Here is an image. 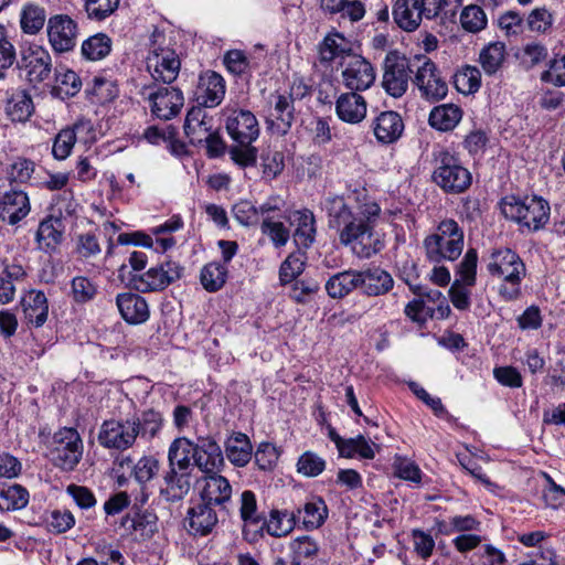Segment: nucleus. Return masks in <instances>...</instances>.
Listing matches in <instances>:
<instances>
[{
	"instance_id": "obj_39",
	"label": "nucleus",
	"mask_w": 565,
	"mask_h": 565,
	"mask_svg": "<svg viewBox=\"0 0 565 565\" xmlns=\"http://www.w3.org/2000/svg\"><path fill=\"white\" fill-rule=\"evenodd\" d=\"M252 450V444L243 433L233 434L225 445L226 457L236 467H244L249 462Z\"/></svg>"
},
{
	"instance_id": "obj_26",
	"label": "nucleus",
	"mask_w": 565,
	"mask_h": 565,
	"mask_svg": "<svg viewBox=\"0 0 565 565\" xmlns=\"http://www.w3.org/2000/svg\"><path fill=\"white\" fill-rule=\"evenodd\" d=\"M394 286L391 274L380 267L359 270V288L366 296L377 297L387 294Z\"/></svg>"
},
{
	"instance_id": "obj_47",
	"label": "nucleus",
	"mask_w": 565,
	"mask_h": 565,
	"mask_svg": "<svg viewBox=\"0 0 565 565\" xmlns=\"http://www.w3.org/2000/svg\"><path fill=\"white\" fill-rule=\"evenodd\" d=\"M227 267L225 264L212 262L206 264L200 273V280L203 288L209 292L220 290L227 279Z\"/></svg>"
},
{
	"instance_id": "obj_3",
	"label": "nucleus",
	"mask_w": 565,
	"mask_h": 565,
	"mask_svg": "<svg viewBox=\"0 0 565 565\" xmlns=\"http://www.w3.org/2000/svg\"><path fill=\"white\" fill-rule=\"evenodd\" d=\"M487 269L491 276L502 279L499 295L508 301L521 296V281L525 277L526 268L520 256L510 248L493 249L487 262Z\"/></svg>"
},
{
	"instance_id": "obj_37",
	"label": "nucleus",
	"mask_w": 565,
	"mask_h": 565,
	"mask_svg": "<svg viewBox=\"0 0 565 565\" xmlns=\"http://www.w3.org/2000/svg\"><path fill=\"white\" fill-rule=\"evenodd\" d=\"M46 22V10L39 3L26 2L20 11V28L28 35L38 34Z\"/></svg>"
},
{
	"instance_id": "obj_62",
	"label": "nucleus",
	"mask_w": 565,
	"mask_h": 565,
	"mask_svg": "<svg viewBox=\"0 0 565 565\" xmlns=\"http://www.w3.org/2000/svg\"><path fill=\"white\" fill-rule=\"evenodd\" d=\"M45 522L51 533L62 534L75 525V518L71 511L53 510L46 516Z\"/></svg>"
},
{
	"instance_id": "obj_14",
	"label": "nucleus",
	"mask_w": 565,
	"mask_h": 565,
	"mask_svg": "<svg viewBox=\"0 0 565 565\" xmlns=\"http://www.w3.org/2000/svg\"><path fill=\"white\" fill-rule=\"evenodd\" d=\"M46 32L49 43L57 53L72 51L76 45L78 26L67 14H55L49 18Z\"/></svg>"
},
{
	"instance_id": "obj_19",
	"label": "nucleus",
	"mask_w": 565,
	"mask_h": 565,
	"mask_svg": "<svg viewBox=\"0 0 565 565\" xmlns=\"http://www.w3.org/2000/svg\"><path fill=\"white\" fill-rule=\"evenodd\" d=\"M192 487V472L169 468L162 475L159 493L167 502L184 499Z\"/></svg>"
},
{
	"instance_id": "obj_28",
	"label": "nucleus",
	"mask_w": 565,
	"mask_h": 565,
	"mask_svg": "<svg viewBox=\"0 0 565 565\" xmlns=\"http://www.w3.org/2000/svg\"><path fill=\"white\" fill-rule=\"evenodd\" d=\"M116 305L122 319L130 324H140L149 319V307L145 298L137 294L125 292L116 297Z\"/></svg>"
},
{
	"instance_id": "obj_8",
	"label": "nucleus",
	"mask_w": 565,
	"mask_h": 565,
	"mask_svg": "<svg viewBox=\"0 0 565 565\" xmlns=\"http://www.w3.org/2000/svg\"><path fill=\"white\" fill-rule=\"evenodd\" d=\"M416 68L413 84L423 99L436 103L448 94V84L437 65L426 55H415Z\"/></svg>"
},
{
	"instance_id": "obj_64",
	"label": "nucleus",
	"mask_w": 565,
	"mask_h": 565,
	"mask_svg": "<svg viewBox=\"0 0 565 565\" xmlns=\"http://www.w3.org/2000/svg\"><path fill=\"white\" fill-rule=\"evenodd\" d=\"M326 469V461L312 451L303 452L297 462V471L305 477H317Z\"/></svg>"
},
{
	"instance_id": "obj_5",
	"label": "nucleus",
	"mask_w": 565,
	"mask_h": 565,
	"mask_svg": "<svg viewBox=\"0 0 565 565\" xmlns=\"http://www.w3.org/2000/svg\"><path fill=\"white\" fill-rule=\"evenodd\" d=\"M423 245L430 262H454L463 250V230L452 218L443 220L436 231L424 239Z\"/></svg>"
},
{
	"instance_id": "obj_38",
	"label": "nucleus",
	"mask_w": 565,
	"mask_h": 565,
	"mask_svg": "<svg viewBox=\"0 0 565 565\" xmlns=\"http://www.w3.org/2000/svg\"><path fill=\"white\" fill-rule=\"evenodd\" d=\"M34 111L31 96L25 90L11 94L6 104V114L14 122H25Z\"/></svg>"
},
{
	"instance_id": "obj_9",
	"label": "nucleus",
	"mask_w": 565,
	"mask_h": 565,
	"mask_svg": "<svg viewBox=\"0 0 565 565\" xmlns=\"http://www.w3.org/2000/svg\"><path fill=\"white\" fill-rule=\"evenodd\" d=\"M415 57L409 61L396 51L387 53L383 63L382 79L385 92L395 98L403 96L408 88L411 74H415Z\"/></svg>"
},
{
	"instance_id": "obj_16",
	"label": "nucleus",
	"mask_w": 565,
	"mask_h": 565,
	"mask_svg": "<svg viewBox=\"0 0 565 565\" xmlns=\"http://www.w3.org/2000/svg\"><path fill=\"white\" fill-rule=\"evenodd\" d=\"M4 188V180L0 178V217L14 225L29 214V198L21 190L6 191Z\"/></svg>"
},
{
	"instance_id": "obj_12",
	"label": "nucleus",
	"mask_w": 565,
	"mask_h": 565,
	"mask_svg": "<svg viewBox=\"0 0 565 565\" xmlns=\"http://www.w3.org/2000/svg\"><path fill=\"white\" fill-rule=\"evenodd\" d=\"M342 82L351 92L365 90L375 81V71L371 63L361 55L347 54L341 63Z\"/></svg>"
},
{
	"instance_id": "obj_25",
	"label": "nucleus",
	"mask_w": 565,
	"mask_h": 565,
	"mask_svg": "<svg viewBox=\"0 0 565 565\" xmlns=\"http://www.w3.org/2000/svg\"><path fill=\"white\" fill-rule=\"evenodd\" d=\"M184 134L193 146L203 145L213 130V117L201 106L192 107L185 117Z\"/></svg>"
},
{
	"instance_id": "obj_21",
	"label": "nucleus",
	"mask_w": 565,
	"mask_h": 565,
	"mask_svg": "<svg viewBox=\"0 0 565 565\" xmlns=\"http://www.w3.org/2000/svg\"><path fill=\"white\" fill-rule=\"evenodd\" d=\"M218 523V516L213 505L201 500L189 508L185 518V527L193 535L205 536L214 530Z\"/></svg>"
},
{
	"instance_id": "obj_20",
	"label": "nucleus",
	"mask_w": 565,
	"mask_h": 565,
	"mask_svg": "<svg viewBox=\"0 0 565 565\" xmlns=\"http://www.w3.org/2000/svg\"><path fill=\"white\" fill-rule=\"evenodd\" d=\"M21 62L22 67L28 71V78L31 83H42L51 75V54L41 45H31L23 52Z\"/></svg>"
},
{
	"instance_id": "obj_45",
	"label": "nucleus",
	"mask_w": 565,
	"mask_h": 565,
	"mask_svg": "<svg viewBox=\"0 0 565 565\" xmlns=\"http://www.w3.org/2000/svg\"><path fill=\"white\" fill-rule=\"evenodd\" d=\"M111 39L105 33H96L82 43V55L88 61H100L109 55Z\"/></svg>"
},
{
	"instance_id": "obj_46",
	"label": "nucleus",
	"mask_w": 565,
	"mask_h": 565,
	"mask_svg": "<svg viewBox=\"0 0 565 565\" xmlns=\"http://www.w3.org/2000/svg\"><path fill=\"white\" fill-rule=\"evenodd\" d=\"M296 521L295 512L273 510L269 514V519L265 522V527L269 535L281 537L294 530Z\"/></svg>"
},
{
	"instance_id": "obj_1",
	"label": "nucleus",
	"mask_w": 565,
	"mask_h": 565,
	"mask_svg": "<svg viewBox=\"0 0 565 565\" xmlns=\"http://www.w3.org/2000/svg\"><path fill=\"white\" fill-rule=\"evenodd\" d=\"M323 209L328 225L339 233V241L361 259H367L381 252L383 243L374 226L381 207L374 201L356 206L350 205L343 196L331 195L324 199Z\"/></svg>"
},
{
	"instance_id": "obj_44",
	"label": "nucleus",
	"mask_w": 565,
	"mask_h": 565,
	"mask_svg": "<svg viewBox=\"0 0 565 565\" xmlns=\"http://www.w3.org/2000/svg\"><path fill=\"white\" fill-rule=\"evenodd\" d=\"M30 500L29 491L21 484L14 483L0 487V510L17 511L24 509Z\"/></svg>"
},
{
	"instance_id": "obj_10",
	"label": "nucleus",
	"mask_w": 565,
	"mask_h": 565,
	"mask_svg": "<svg viewBox=\"0 0 565 565\" xmlns=\"http://www.w3.org/2000/svg\"><path fill=\"white\" fill-rule=\"evenodd\" d=\"M83 441L75 428L64 427L53 436L51 456L53 463L64 471H72L83 456Z\"/></svg>"
},
{
	"instance_id": "obj_24",
	"label": "nucleus",
	"mask_w": 565,
	"mask_h": 565,
	"mask_svg": "<svg viewBox=\"0 0 565 565\" xmlns=\"http://www.w3.org/2000/svg\"><path fill=\"white\" fill-rule=\"evenodd\" d=\"M367 103L356 92L342 93L335 100V114L347 124L356 125L366 117Z\"/></svg>"
},
{
	"instance_id": "obj_55",
	"label": "nucleus",
	"mask_w": 565,
	"mask_h": 565,
	"mask_svg": "<svg viewBox=\"0 0 565 565\" xmlns=\"http://www.w3.org/2000/svg\"><path fill=\"white\" fill-rule=\"evenodd\" d=\"M487 15L483 9L476 4L467 6L460 14L461 26L471 33H477L487 26Z\"/></svg>"
},
{
	"instance_id": "obj_56",
	"label": "nucleus",
	"mask_w": 565,
	"mask_h": 565,
	"mask_svg": "<svg viewBox=\"0 0 565 565\" xmlns=\"http://www.w3.org/2000/svg\"><path fill=\"white\" fill-rule=\"evenodd\" d=\"M455 85L463 94H471L481 85L480 71L476 66H465L455 75Z\"/></svg>"
},
{
	"instance_id": "obj_35",
	"label": "nucleus",
	"mask_w": 565,
	"mask_h": 565,
	"mask_svg": "<svg viewBox=\"0 0 565 565\" xmlns=\"http://www.w3.org/2000/svg\"><path fill=\"white\" fill-rule=\"evenodd\" d=\"M321 9L329 14H341V18L358 22L365 15V6L360 0H320Z\"/></svg>"
},
{
	"instance_id": "obj_53",
	"label": "nucleus",
	"mask_w": 565,
	"mask_h": 565,
	"mask_svg": "<svg viewBox=\"0 0 565 565\" xmlns=\"http://www.w3.org/2000/svg\"><path fill=\"white\" fill-rule=\"evenodd\" d=\"M307 257L302 253L290 254L280 265L279 280L281 285L295 281L305 270Z\"/></svg>"
},
{
	"instance_id": "obj_18",
	"label": "nucleus",
	"mask_w": 565,
	"mask_h": 565,
	"mask_svg": "<svg viewBox=\"0 0 565 565\" xmlns=\"http://www.w3.org/2000/svg\"><path fill=\"white\" fill-rule=\"evenodd\" d=\"M152 114L163 120L175 117L184 105L182 92L175 87H159L149 95Z\"/></svg>"
},
{
	"instance_id": "obj_34",
	"label": "nucleus",
	"mask_w": 565,
	"mask_h": 565,
	"mask_svg": "<svg viewBox=\"0 0 565 565\" xmlns=\"http://www.w3.org/2000/svg\"><path fill=\"white\" fill-rule=\"evenodd\" d=\"M462 110L455 104H443L431 109L429 125L439 131L452 130L461 120Z\"/></svg>"
},
{
	"instance_id": "obj_58",
	"label": "nucleus",
	"mask_w": 565,
	"mask_h": 565,
	"mask_svg": "<svg viewBox=\"0 0 565 565\" xmlns=\"http://www.w3.org/2000/svg\"><path fill=\"white\" fill-rule=\"evenodd\" d=\"M349 51L350 49L348 47V43L344 36L335 33L326 36L320 49V55L322 61L331 62L338 56H343L344 58V54H347Z\"/></svg>"
},
{
	"instance_id": "obj_51",
	"label": "nucleus",
	"mask_w": 565,
	"mask_h": 565,
	"mask_svg": "<svg viewBox=\"0 0 565 565\" xmlns=\"http://www.w3.org/2000/svg\"><path fill=\"white\" fill-rule=\"evenodd\" d=\"M374 446L376 445L370 444L364 436L359 435L355 438L345 439L342 446H340L339 454L345 458L359 455L364 459H373L375 457Z\"/></svg>"
},
{
	"instance_id": "obj_30",
	"label": "nucleus",
	"mask_w": 565,
	"mask_h": 565,
	"mask_svg": "<svg viewBox=\"0 0 565 565\" xmlns=\"http://www.w3.org/2000/svg\"><path fill=\"white\" fill-rule=\"evenodd\" d=\"M425 18L419 0H396L393 7L395 23L406 32L415 31Z\"/></svg>"
},
{
	"instance_id": "obj_17",
	"label": "nucleus",
	"mask_w": 565,
	"mask_h": 565,
	"mask_svg": "<svg viewBox=\"0 0 565 565\" xmlns=\"http://www.w3.org/2000/svg\"><path fill=\"white\" fill-rule=\"evenodd\" d=\"M193 462L204 476L220 472L224 466L221 447L211 437H200L194 444Z\"/></svg>"
},
{
	"instance_id": "obj_59",
	"label": "nucleus",
	"mask_w": 565,
	"mask_h": 565,
	"mask_svg": "<svg viewBox=\"0 0 565 565\" xmlns=\"http://www.w3.org/2000/svg\"><path fill=\"white\" fill-rule=\"evenodd\" d=\"M262 233L267 235L276 247L285 246L289 239V230L273 216H265L262 221Z\"/></svg>"
},
{
	"instance_id": "obj_29",
	"label": "nucleus",
	"mask_w": 565,
	"mask_h": 565,
	"mask_svg": "<svg viewBox=\"0 0 565 565\" xmlns=\"http://www.w3.org/2000/svg\"><path fill=\"white\" fill-rule=\"evenodd\" d=\"M24 320L35 328L42 327L49 316L47 298L43 291L31 290L21 301Z\"/></svg>"
},
{
	"instance_id": "obj_22",
	"label": "nucleus",
	"mask_w": 565,
	"mask_h": 565,
	"mask_svg": "<svg viewBox=\"0 0 565 565\" xmlns=\"http://www.w3.org/2000/svg\"><path fill=\"white\" fill-rule=\"evenodd\" d=\"M198 102L203 108L216 107L225 96V81L214 71L200 75L198 84Z\"/></svg>"
},
{
	"instance_id": "obj_23",
	"label": "nucleus",
	"mask_w": 565,
	"mask_h": 565,
	"mask_svg": "<svg viewBox=\"0 0 565 565\" xmlns=\"http://www.w3.org/2000/svg\"><path fill=\"white\" fill-rule=\"evenodd\" d=\"M371 127L380 143L390 145L397 141L403 135L404 121L398 113L385 110L373 119Z\"/></svg>"
},
{
	"instance_id": "obj_11",
	"label": "nucleus",
	"mask_w": 565,
	"mask_h": 565,
	"mask_svg": "<svg viewBox=\"0 0 565 565\" xmlns=\"http://www.w3.org/2000/svg\"><path fill=\"white\" fill-rule=\"evenodd\" d=\"M137 426L131 419H108L99 429L97 439L100 446L107 449L127 450L137 440Z\"/></svg>"
},
{
	"instance_id": "obj_33",
	"label": "nucleus",
	"mask_w": 565,
	"mask_h": 565,
	"mask_svg": "<svg viewBox=\"0 0 565 565\" xmlns=\"http://www.w3.org/2000/svg\"><path fill=\"white\" fill-rule=\"evenodd\" d=\"M328 296L342 299L359 288V270H343L332 275L324 285Z\"/></svg>"
},
{
	"instance_id": "obj_50",
	"label": "nucleus",
	"mask_w": 565,
	"mask_h": 565,
	"mask_svg": "<svg viewBox=\"0 0 565 565\" xmlns=\"http://www.w3.org/2000/svg\"><path fill=\"white\" fill-rule=\"evenodd\" d=\"M131 422L137 426V437L140 435L142 438L151 439L160 431L163 418L159 412L149 409L143 412L141 417L131 418Z\"/></svg>"
},
{
	"instance_id": "obj_41",
	"label": "nucleus",
	"mask_w": 565,
	"mask_h": 565,
	"mask_svg": "<svg viewBox=\"0 0 565 565\" xmlns=\"http://www.w3.org/2000/svg\"><path fill=\"white\" fill-rule=\"evenodd\" d=\"M86 127H90L89 121L79 120L73 127L62 129L53 142L52 153L54 158L57 160L66 159L76 142V131Z\"/></svg>"
},
{
	"instance_id": "obj_48",
	"label": "nucleus",
	"mask_w": 565,
	"mask_h": 565,
	"mask_svg": "<svg viewBox=\"0 0 565 565\" xmlns=\"http://www.w3.org/2000/svg\"><path fill=\"white\" fill-rule=\"evenodd\" d=\"M548 56L547 47L540 42H529L516 53V58L525 70H532L546 61Z\"/></svg>"
},
{
	"instance_id": "obj_42",
	"label": "nucleus",
	"mask_w": 565,
	"mask_h": 565,
	"mask_svg": "<svg viewBox=\"0 0 565 565\" xmlns=\"http://www.w3.org/2000/svg\"><path fill=\"white\" fill-rule=\"evenodd\" d=\"M297 227L294 239L298 247L308 248L315 241V216L309 210L297 211L294 214Z\"/></svg>"
},
{
	"instance_id": "obj_7",
	"label": "nucleus",
	"mask_w": 565,
	"mask_h": 565,
	"mask_svg": "<svg viewBox=\"0 0 565 565\" xmlns=\"http://www.w3.org/2000/svg\"><path fill=\"white\" fill-rule=\"evenodd\" d=\"M434 182L446 193L459 194L465 192L472 181L471 173L452 153L444 148L434 151Z\"/></svg>"
},
{
	"instance_id": "obj_6",
	"label": "nucleus",
	"mask_w": 565,
	"mask_h": 565,
	"mask_svg": "<svg viewBox=\"0 0 565 565\" xmlns=\"http://www.w3.org/2000/svg\"><path fill=\"white\" fill-rule=\"evenodd\" d=\"M181 62L175 51L170 47L169 40L157 29L150 36L147 68L154 81L171 84L180 72Z\"/></svg>"
},
{
	"instance_id": "obj_31",
	"label": "nucleus",
	"mask_w": 565,
	"mask_h": 565,
	"mask_svg": "<svg viewBox=\"0 0 565 565\" xmlns=\"http://www.w3.org/2000/svg\"><path fill=\"white\" fill-rule=\"evenodd\" d=\"M157 515L150 511H137L121 520V526L136 539H150L157 531Z\"/></svg>"
},
{
	"instance_id": "obj_60",
	"label": "nucleus",
	"mask_w": 565,
	"mask_h": 565,
	"mask_svg": "<svg viewBox=\"0 0 565 565\" xmlns=\"http://www.w3.org/2000/svg\"><path fill=\"white\" fill-rule=\"evenodd\" d=\"M82 87L79 76L71 70H66L56 75V85L54 90L62 97L75 96Z\"/></svg>"
},
{
	"instance_id": "obj_43",
	"label": "nucleus",
	"mask_w": 565,
	"mask_h": 565,
	"mask_svg": "<svg viewBox=\"0 0 565 565\" xmlns=\"http://www.w3.org/2000/svg\"><path fill=\"white\" fill-rule=\"evenodd\" d=\"M505 55L504 43L491 42L480 51L479 63L486 74L493 75L502 67Z\"/></svg>"
},
{
	"instance_id": "obj_57",
	"label": "nucleus",
	"mask_w": 565,
	"mask_h": 565,
	"mask_svg": "<svg viewBox=\"0 0 565 565\" xmlns=\"http://www.w3.org/2000/svg\"><path fill=\"white\" fill-rule=\"evenodd\" d=\"M35 170V163L26 158L18 157L7 169V180L10 183H24L30 180Z\"/></svg>"
},
{
	"instance_id": "obj_36",
	"label": "nucleus",
	"mask_w": 565,
	"mask_h": 565,
	"mask_svg": "<svg viewBox=\"0 0 565 565\" xmlns=\"http://www.w3.org/2000/svg\"><path fill=\"white\" fill-rule=\"evenodd\" d=\"M328 516V508L321 498L306 502L302 508L297 509L296 519L301 521L307 530L320 527Z\"/></svg>"
},
{
	"instance_id": "obj_61",
	"label": "nucleus",
	"mask_w": 565,
	"mask_h": 565,
	"mask_svg": "<svg viewBox=\"0 0 565 565\" xmlns=\"http://www.w3.org/2000/svg\"><path fill=\"white\" fill-rule=\"evenodd\" d=\"M160 470V462L153 456H143L134 466L132 475L140 484L152 480Z\"/></svg>"
},
{
	"instance_id": "obj_52",
	"label": "nucleus",
	"mask_w": 565,
	"mask_h": 565,
	"mask_svg": "<svg viewBox=\"0 0 565 565\" xmlns=\"http://www.w3.org/2000/svg\"><path fill=\"white\" fill-rule=\"evenodd\" d=\"M461 3L462 0H419L422 12L425 13V18L428 20L439 14H444L445 18L455 17Z\"/></svg>"
},
{
	"instance_id": "obj_40",
	"label": "nucleus",
	"mask_w": 565,
	"mask_h": 565,
	"mask_svg": "<svg viewBox=\"0 0 565 565\" xmlns=\"http://www.w3.org/2000/svg\"><path fill=\"white\" fill-rule=\"evenodd\" d=\"M63 238V223L57 217H49L42 221L36 232V241L40 248L50 252L54 249Z\"/></svg>"
},
{
	"instance_id": "obj_15",
	"label": "nucleus",
	"mask_w": 565,
	"mask_h": 565,
	"mask_svg": "<svg viewBox=\"0 0 565 565\" xmlns=\"http://www.w3.org/2000/svg\"><path fill=\"white\" fill-rule=\"evenodd\" d=\"M226 131L234 143L250 145L259 137L256 116L247 109H234L226 119Z\"/></svg>"
},
{
	"instance_id": "obj_49",
	"label": "nucleus",
	"mask_w": 565,
	"mask_h": 565,
	"mask_svg": "<svg viewBox=\"0 0 565 565\" xmlns=\"http://www.w3.org/2000/svg\"><path fill=\"white\" fill-rule=\"evenodd\" d=\"M183 226V222L180 216H172L163 224L151 228V234L154 236L156 249L160 252H167L175 245L173 237H162V234H171L179 231Z\"/></svg>"
},
{
	"instance_id": "obj_27",
	"label": "nucleus",
	"mask_w": 565,
	"mask_h": 565,
	"mask_svg": "<svg viewBox=\"0 0 565 565\" xmlns=\"http://www.w3.org/2000/svg\"><path fill=\"white\" fill-rule=\"evenodd\" d=\"M203 481L201 500L213 507L220 505L225 509V503L231 501L232 498V486L230 481L218 472L204 476Z\"/></svg>"
},
{
	"instance_id": "obj_2",
	"label": "nucleus",
	"mask_w": 565,
	"mask_h": 565,
	"mask_svg": "<svg viewBox=\"0 0 565 565\" xmlns=\"http://www.w3.org/2000/svg\"><path fill=\"white\" fill-rule=\"evenodd\" d=\"M128 262L134 271L130 274L129 285L140 292L166 289L182 277L184 269L178 262L169 259L141 273L147 265V255L137 250L130 254Z\"/></svg>"
},
{
	"instance_id": "obj_32",
	"label": "nucleus",
	"mask_w": 565,
	"mask_h": 565,
	"mask_svg": "<svg viewBox=\"0 0 565 565\" xmlns=\"http://www.w3.org/2000/svg\"><path fill=\"white\" fill-rule=\"evenodd\" d=\"M194 443L186 437L175 438L168 449V467L193 472Z\"/></svg>"
},
{
	"instance_id": "obj_54",
	"label": "nucleus",
	"mask_w": 565,
	"mask_h": 565,
	"mask_svg": "<svg viewBox=\"0 0 565 565\" xmlns=\"http://www.w3.org/2000/svg\"><path fill=\"white\" fill-rule=\"evenodd\" d=\"M288 552L299 562L306 565L305 561L312 559L319 552L318 543L310 536H299L288 544Z\"/></svg>"
},
{
	"instance_id": "obj_4",
	"label": "nucleus",
	"mask_w": 565,
	"mask_h": 565,
	"mask_svg": "<svg viewBox=\"0 0 565 565\" xmlns=\"http://www.w3.org/2000/svg\"><path fill=\"white\" fill-rule=\"evenodd\" d=\"M500 207L507 218L529 232L540 231L550 220V204L539 195L505 196L501 200Z\"/></svg>"
},
{
	"instance_id": "obj_63",
	"label": "nucleus",
	"mask_w": 565,
	"mask_h": 565,
	"mask_svg": "<svg viewBox=\"0 0 565 565\" xmlns=\"http://www.w3.org/2000/svg\"><path fill=\"white\" fill-rule=\"evenodd\" d=\"M263 177L273 180L279 175L285 167L284 154L278 150H266L262 153Z\"/></svg>"
},
{
	"instance_id": "obj_13",
	"label": "nucleus",
	"mask_w": 565,
	"mask_h": 565,
	"mask_svg": "<svg viewBox=\"0 0 565 565\" xmlns=\"http://www.w3.org/2000/svg\"><path fill=\"white\" fill-rule=\"evenodd\" d=\"M266 115L267 128L278 136H285L295 120L294 98L290 95L273 94L269 97Z\"/></svg>"
}]
</instances>
